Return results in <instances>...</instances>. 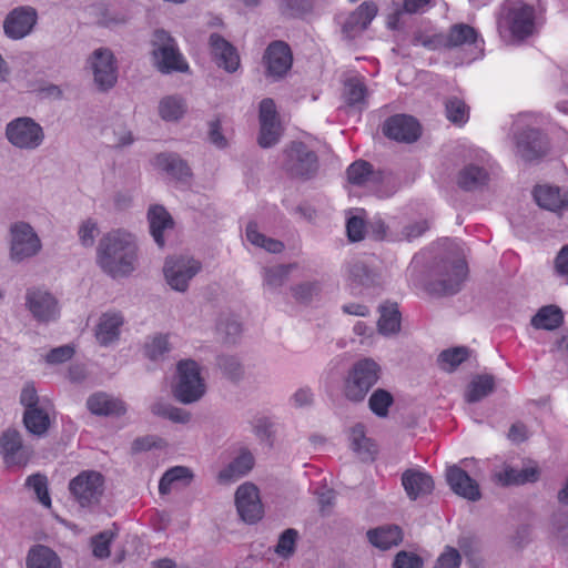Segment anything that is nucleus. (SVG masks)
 Listing matches in <instances>:
<instances>
[{
	"instance_id": "obj_1",
	"label": "nucleus",
	"mask_w": 568,
	"mask_h": 568,
	"mask_svg": "<svg viewBox=\"0 0 568 568\" xmlns=\"http://www.w3.org/2000/svg\"><path fill=\"white\" fill-rule=\"evenodd\" d=\"M135 237L123 230L105 233L97 247V264L112 278L130 276L138 265Z\"/></svg>"
},
{
	"instance_id": "obj_2",
	"label": "nucleus",
	"mask_w": 568,
	"mask_h": 568,
	"mask_svg": "<svg viewBox=\"0 0 568 568\" xmlns=\"http://www.w3.org/2000/svg\"><path fill=\"white\" fill-rule=\"evenodd\" d=\"M534 0H506L497 16V29L501 37L524 41L536 31Z\"/></svg>"
},
{
	"instance_id": "obj_3",
	"label": "nucleus",
	"mask_w": 568,
	"mask_h": 568,
	"mask_svg": "<svg viewBox=\"0 0 568 568\" xmlns=\"http://www.w3.org/2000/svg\"><path fill=\"white\" fill-rule=\"evenodd\" d=\"M467 274L465 260L452 256L439 258L428 270L425 288L436 296L455 295L462 290Z\"/></svg>"
},
{
	"instance_id": "obj_4",
	"label": "nucleus",
	"mask_w": 568,
	"mask_h": 568,
	"mask_svg": "<svg viewBox=\"0 0 568 568\" xmlns=\"http://www.w3.org/2000/svg\"><path fill=\"white\" fill-rule=\"evenodd\" d=\"M381 366L372 358L355 362L343 379V396L351 403H363L381 378Z\"/></svg>"
},
{
	"instance_id": "obj_5",
	"label": "nucleus",
	"mask_w": 568,
	"mask_h": 568,
	"mask_svg": "<svg viewBox=\"0 0 568 568\" xmlns=\"http://www.w3.org/2000/svg\"><path fill=\"white\" fill-rule=\"evenodd\" d=\"M8 257L13 264L26 263L40 254L42 241L26 221H16L8 229Z\"/></svg>"
},
{
	"instance_id": "obj_6",
	"label": "nucleus",
	"mask_w": 568,
	"mask_h": 568,
	"mask_svg": "<svg viewBox=\"0 0 568 568\" xmlns=\"http://www.w3.org/2000/svg\"><path fill=\"white\" fill-rule=\"evenodd\" d=\"M152 44L154 65L161 73L189 72V63L180 52L175 39L168 31L163 29L155 30Z\"/></svg>"
},
{
	"instance_id": "obj_7",
	"label": "nucleus",
	"mask_w": 568,
	"mask_h": 568,
	"mask_svg": "<svg viewBox=\"0 0 568 568\" xmlns=\"http://www.w3.org/2000/svg\"><path fill=\"white\" fill-rule=\"evenodd\" d=\"M4 136L16 149L34 151L39 149L45 139L44 130L34 119L19 116L6 124Z\"/></svg>"
},
{
	"instance_id": "obj_8",
	"label": "nucleus",
	"mask_w": 568,
	"mask_h": 568,
	"mask_svg": "<svg viewBox=\"0 0 568 568\" xmlns=\"http://www.w3.org/2000/svg\"><path fill=\"white\" fill-rule=\"evenodd\" d=\"M176 368L179 378L173 388L174 397L182 404L200 400L206 390L200 365L193 359H182Z\"/></svg>"
},
{
	"instance_id": "obj_9",
	"label": "nucleus",
	"mask_w": 568,
	"mask_h": 568,
	"mask_svg": "<svg viewBox=\"0 0 568 568\" xmlns=\"http://www.w3.org/2000/svg\"><path fill=\"white\" fill-rule=\"evenodd\" d=\"M283 170L292 178L310 180L318 171V158L303 142H292L283 152Z\"/></svg>"
},
{
	"instance_id": "obj_10",
	"label": "nucleus",
	"mask_w": 568,
	"mask_h": 568,
	"mask_svg": "<svg viewBox=\"0 0 568 568\" xmlns=\"http://www.w3.org/2000/svg\"><path fill=\"white\" fill-rule=\"evenodd\" d=\"M69 490L81 507L95 506L104 491V477L95 470H83L70 480Z\"/></svg>"
},
{
	"instance_id": "obj_11",
	"label": "nucleus",
	"mask_w": 568,
	"mask_h": 568,
	"mask_svg": "<svg viewBox=\"0 0 568 568\" xmlns=\"http://www.w3.org/2000/svg\"><path fill=\"white\" fill-rule=\"evenodd\" d=\"M199 261L191 257H168L164 263L163 273L166 283L174 291L184 293L189 282L201 271Z\"/></svg>"
},
{
	"instance_id": "obj_12",
	"label": "nucleus",
	"mask_w": 568,
	"mask_h": 568,
	"mask_svg": "<svg viewBox=\"0 0 568 568\" xmlns=\"http://www.w3.org/2000/svg\"><path fill=\"white\" fill-rule=\"evenodd\" d=\"M26 307L39 323L48 324L60 316L58 300L50 292L38 287L27 290Z\"/></svg>"
},
{
	"instance_id": "obj_13",
	"label": "nucleus",
	"mask_w": 568,
	"mask_h": 568,
	"mask_svg": "<svg viewBox=\"0 0 568 568\" xmlns=\"http://www.w3.org/2000/svg\"><path fill=\"white\" fill-rule=\"evenodd\" d=\"M0 454L8 466H24L30 460L33 450L23 444L21 433L10 427L0 435Z\"/></svg>"
},
{
	"instance_id": "obj_14",
	"label": "nucleus",
	"mask_w": 568,
	"mask_h": 568,
	"mask_svg": "<svg viewBox=\"0 0 568 568\" xmlns=\"http://www.w3.org/2000/svg\"><path fill=\"white\" fill-rule=\"evenodd\" d=\"M266 75L274 80L282 79L292 68L293 54L290 45L281 40L271 42L263 55Z\"/></svg>"
},
{
	"instance_id": "obj_15",
	"label": "nucleus",
	"mask_w": 568,
	"mask_h": 568,
	"mask_svg": "<svg viewBox=\"0 0 568 568\" xmlns=\"http://www.w3.org/2000/svg\"><path fill=\"white\" fill-rule=\"evenodd\" d=\"M260 146L266 149L275 145L281 136V125L274 101L270 98L263 99L260 103Z\"/></svg>"
},
{
	"instance_id": "obj_16",
	"label": "nucleus",
	"mask_w": 568,
	"mask_h": 568,
	"mask_svg": "<svg viewBox=\"0 0 568 568\" xmlns=\"http://www.w3.org/2000/svg\"><path fill=\"white\" fill-rule=\"evenodd\" d=\"M235 505L240 517L247 524H255L263 516L258 489L254 484L245 483L237 487Z\"/></svg>"
},
{
	"instance_id": "obj_17",
	"label": "nucleus",
	"mask_w": 568,
	"mask_h": 568,
	"mask_svg": "<svg viewBox=\"0 0 568 568\" xmlns=\"http://www.w3.org/2000/svg\"><path fill=\"white\" fill-rule=\"evenodd\" d=\"M548 149V139L538 129H526L516 136L517 154L527 162L541 159Z\"/></svg>"
},
{
	"instance_id": "obj_18",
	"label": "nucleus",
	"mask_w": 568,
	"mask_h": 568,
	"mask_svg": "<svg viewBox=\"0 0 568 568\" xmlns=\"http://www.w3.org/2000/svg\"><path fill=\"white\" fill-rule=\"evenodd\" d=\"M91 68L94 83L101 91L114 87L118 75L113 53L109 49H98L92 53Z\"/></svg>"
},
{
	"instance_id": "obj_19",
	"label": "nucleus",
	"mask_w": 568,
	"mask_h": 568,
	"mask_svg": "<svg viewBox=\"0 0 568 568\" xmlns=\"http://www.w3.org/2000/svg\"><path fill=\"white\" fill-rule=\"evenodd\" d=\"M383 133L392 140L412 143L419 138L420 125L413 116L396 114L384 122Z\"/></svg>"
},
{
	"instance_id": "obj_20",
	"label": "nucleus",
	"mask_w": 568,
	"mask_h": 568,
	"mask_svg": "<svg viewBox=\"0 0 568 568\" xmlns=\"http://www.w3.org/2000/svg\"><path fill=\"white\" fill-rule=\"evenodd\" d=\"M209 48L217 67L229 73L235 72L240 68L241 60L236 48L221 34H210Z\"/></svg>"
},
{
	"instance_id": "obj_21",
	"label": "nucleus",
	"mask_w": 568,
	"mask_h": 568,
	"mask_svg": "<svg viewBox=\"0 0 568 568\" xmlns=\"http://www.w3.org/2000/svg\"><path fill=\"white\" fill-rule=\"evenodd\" d=\"M37 22V12L30 7L13 9L4 19L3 29L8 38L18 40L28 36Z\"/></svg>"
},
{
	"instance_id": "obj_22",
	"label": "nucleus",
	"mask_w": 568,
	"mask_h": 568,
	"mask_svg": "<svg viewBox=\"0 0 568 568\" xmlns=\"http://www.w3.org/2000/svg\"><path fill=\"white\" fill-rule=\"evenodd\" d=\"M446 480L450 489L456 495L470 501H477L480 499L481 494L477 481L457 465L447 467Z\"/></svg>"
},
{
	"instance_id": "obj_23",
	"label": "nucleus",
	"mask_w": 568,
	"mask_h": 568,
	"mask_svg": "<svg viewBox=\"0 0 568 568\" xmlns=\"http://www.w3.org/2000/svg\"><path fill=\"white\" fill-rule=\"evenodd\" d=\"M377 6L373 1L363 2L344 21L342 31L346 38L353 39L371 24L377 14Z\"/></svg>"
},
{
	"instance_id": "obj_24",
	"label": "nucleus",
	"mask_w": 568,
	"mask_h": 568,
	"mask_svg": "<svg viewBox=\"0 0 568 568\" xmlns=\"http://www.w3.org/2000/svg\"><path fill=\"white\" fill-rule=\"evenodd\" d=\"M124 317L120 312L103 313L95 327V338L101 346H109L120 337Z\"/></svg>"
},
{
	"instance_id": "obj_25",
	"label": "nucleus",
	"mask_w": 568,
	"mask_h": 568,
	"mask_svg": "<svg viewBox=\"0 0 568 568\" xmlns=\"http://www.w3.org/2000/svg\"><path fill=\"white\" fill-rule=\"evenodd\" d=\"M534 197L540 207L552 212L568 209V190H561L558 186H536Z\"/></svg>"
},
{
	"instance_id": "obj_26",
	"label": "nucleus",
	"mask_w": 568,
	"mask_h": 568,
	"mask_svg": "<svg viewBox=\"0 0 568 568\" xmlns=\"http://www.w3.org/2000/svg\"><path fill=\"white\" fill-rule=\"evenodd\" d=\"M87 407L91 414L97 416H121L126 412L122 400L103 392L90 395L87 399Z\"/></svg>"
},
{
	"instance_id": "obj_27",
	"label": "nucleus",
	"mask_w": 568,
	"mask_h": 568,
	"mask_svg": "<svg viewBox=\"0 0 568 568\" xmlns=\"http://www.w3.org/2000/svg\"><path fill=\"white\" fill-rule=\"evenodd\" d=\"M402 485L412 500L430 494L434 489L432 476L417 469L405 470L402 475Z\"/></svg>"
},
{
	"instance_id": "obj_28",
	"label": "nucleus",
	"mask_w": 568,
	"mask_h": 568,
	"mask_svg": "<svg viewBox=\"0 0 568 568\" xmlns=\"http://www.w3.org/2000/svg\"><path fill=\"white\" fill-rule=\"evenodd\" d=\"M154 165L182 183L189 182L192 176V171L186 161L175 153L158 154L154 159Z\"/></svg>"
},
{
	"instance_id": "obj_29",
	"label": "nucleus",
	"mask_w": 568,
	"mask_h": 568,
	"mask_svg": "<svg viewBox=\"0 0 568 568\" xmlns=\"http://www.w3.org/2000/svg\"><path fill=\"white\" fill-rule=\"evenodd\" d=\"M367 540L381 550H388L398 546L404 538L403 530L397 525H382L366 532Z\"/></svg>"
},
{
	"instance_id": "obj_30",
	"label": "nucleus",
	"mask_w": 568,
	"mask_h": 568,
	"mask_svg": "<svg viewBox=\"0 0 568 568\" xmlns=\"http://www.w3.org/2000/svg\"><path fill=\"white\" fill-rule=\"evenodd\" d=\"M150 233L154 242L163 247L165 245L164 232L172 230L174 221L170 213L162 205H152L148 211Z\"/></svg>"
},
{
	"instance_id": "obj_31",
	"label": "nucleus",
	"mask_w": 568,
	"mask_h": 568,
	"mask_svg": "<svg viewBox=\"0 0 568 568\" xmlns=\"http://www.w3.org/2000/svg\"><path fill=\"white\" fill-rule=\"evenodd\" d=\"M254 457L247 449H241L240 454L217 475L220 483L239 480L253 468Z\"/></svg>"
},
{
	"instance_id": "obj_32",
	"label": "nucleus",
	"mask_w": 568,
	"mask_h": 568,
	"mask_svg": "<svg viewBox=\"0 0 568 568\" xmlns=\"http://www.w3.org/2000/svg\"><path fill=\"white\" fill-rule=\"evenodd\" d=\"M27 568H62L58 554L45 545L32 546L26 558Z\"/></svg>"
},
{
	"instance_id": "obj_33",
	"label": "nucleus",
	"mask_w": 568,
	"mask_h": 568,
	"mask_svg": "<svg viewBox=\"0 0 568 568\" xmlns=\"http://www.w3.org/2000/svg\"><path fill=\"white\" fill-rule=\"evenodd\" d=\"M348 182L354 185H369L383 181L384 175L382 172L373 171L371 163L364 160H358L352 163L347 171Z\"/></svg>"
},
{
	"instance_id": "obj_34",
	"label": "nucleus",
	"mask_w": 568,
	"mask_h": 568,
	"mask_svg": "<svg viewBox=\"0 0 568 568\" xmlns=\"http://www.w3.org/2000/svg\"><path fill=\"white\" fill-rule=\"evenodd\" d=\"M347 280L353 288H357L359 286L374 287L381 285V276L359 261L348 264Z\"/></svg>"
},
{
	"instance_id": "obj_35",
	"label": "nucleus",
	"mask_w": 568,
	"mask_h": 568,
	"mask_svg": "<svg viewBox=\"0 0 568 568\" xmlns=\"http://www.w3.org/2000/svg\"><path fill=\"white\" fill-rule=\"evenodd\" d=\"M495 388L496 384L493 375H476L473 377L465 390V400L469 404L478 403L494 393Z\"/></svg>"
},
{
	"instance_id": "obj_36",
	"label": "nucleus",
	"mask_w": 568,
	"mask_h": 568,
	"mask_svg": "<svg viewBox=\"0 0 568 568\" xmlns=\"http://www.w3.org/2000/svg\"><path fill=\"white\" fill-rule=\"evenodd\" d=\"M488 182V172L479 165L467 164L457 175V184L464 191H475Z\"/></svg>"
},
{
	"instance_id": "obj_37",
	"label": "nucleus",
	"mask_w": 568,
	"mask_h": 568,
	"mask_svg": "<svg viewBox=\"0 0 568 568\" xmlns=\"http://www.w3.org/2000/svg\"><path fill=\"white\" fill-rule=\"evenodd\" d=\"M22 422L28 433L36 437L45 436L51 425L48 413L41 407L24 410Z\"/></svg>"
},
{
	"instance_id": "obj_38",
	"label": "nucleus",
	"mask_w": 568,
	"mask_h": 568,
	"mask_svg": "<svg viewBox=\"0 0 568 568\" xmlns=\"http://www.w3.org/2000/svg\"><path fill=\"white\" fill-rule=\"evenodd\" d=\"M378 332L383 335L395 334L400 329V313L396 303L379 306Z\"/></svg>"
},
{
	"instance_id": "obj_39",
	"label": "nucleus",
	"mask_w": 568,
	"mask_h": 568,
	"mask_svg": "<svg viewBox=\"0 0 568 568\" xmlns=\"http://www.w3.org/2000/svg\"><path fill=\"white\" fill-rule=\"evenodd\" d=\"M564 321L562 312L555 305L541 307L531 318V325L538 329H556Z\"/></svg>"
},
{
	"instance_id": "obj_40",
	"label": "nucleus",
	"mask_w": 568,
	"mask_h": 568,
	"mask_svg": "<svg viewBox=\"0 0 568 568\" xmlns=\"http://www.w3.org/2000/svg\"><path fill=\"white\" fill-rule=\"evenodd\" d=\"M351 448L363 459L373 458L376 453L375 445L366 437L365 426L356 424L349 433Z\"/></svg>"
},
{
	"instance_id": "obj_41",
	"label": "nucleus",
	"mask_w": 568,
	"mask_h": 568,
	"mask_svg": "<svg viewBox=\"0 0 568 568\" xmlns=\"http://www.w3.org/2000/svg\"><path fill=\"white\" fill-rule=\"evenodd\" d=\"M538 470L534 467H526L516 469L506 467L503 471L496 475L499 483L503 485H520L526 483H534L538 479Z\"/></svg>"
},
{
	"instance_id": "obj_42",
	"label": "nucleus",
	"mask_w": 568,
	"mask_h": 568,
	"mask_svg": "<svg viewBox=\"0 0 568 568\" xmlns=\"http://www.w3.org/2000/svg\"><path fill=\"white\" fill-rule=\"evenodd\" d=\"M296 267V264H280L264 267L262 272L263 285L268 290L275 291L284 285L288 275Z\"/></svg>"
},
{
	"instance_id": "obj_43",
	"label": "nucleus",
	"mask_w": 568,
	"mask_h": 568,
	"mask_svg": "<svg viewBox=\"0 0 568 568\" xmlns=\"http://www.w3.org/2000/svg\"><path fill=\"white\" fill-rule=\"evenodd\" d=\"M477 37L478 34L473 27L465 23H458L450 28L446 38L445 45L448 48H453L466 43L470 44L476 42Z\"/></svg>"
},
{
	"instance_id": "obj_44",
	"label": "nucleus",
	"mask_w": 568,
	"mask_h": 568,
	"mask_svg": "<svg viewBox=\"0 0 568 568\" xmlns=\"http://www.w3.org/2000/svg\"><path fill=\"white\" fill-rule=\"evenodd\" d=\"M153 415L169 419L178 424H187L191 420V413L164 402H156L151 406Z\"/></svg>"
},
{
	"instance_id": "obj_45",
	"label": "nucleus",
	"mask_w": 568,
	"mask_h": 568,
	"mask_svg": "<svg viewBox=\"0 0 568 568\" xmlns=\"http://www.w3.org/2000/svg\"><path fill=\"white\" fill-rule=\"evenodd\" d=\"M246 239L253 245L264 248L270 253H280L284 248V244L277 240L266 237L260 233L257 225L254 222H250L246 226Z\"/></svg>"
},
{
	"instance_id": "obj_46",
	"label": "nucleus",
	"mask_w": 568,
	"mask_h": 568,
	"mask_svg": "<svg viewBox=\"0 0 568 568\" xmlns=\"http://www.w3.org/2000/svg\"><path fill=\"white\" fill-rule=\"evenodd\" d=\"M160 116L165 121H176L185 113L184 100L178 95L163 98L159 103Z\"/></svg>"
},
{
	"instance_id": "obj_47",
	"label": "nucleus",
	"mask_w": 568,
	"mask_h": 568,
	"mask_svg": "<svg viewBox=\"0 0 568 568\" xmlns=\"http://www.w3.org/2000/svg\"><path fill=\"white\" fill-rule=\"evenodd\" d=\"M468 357L469 348L466 346H457L443 351L438 356V362L443 369L454 372Z\"/></svg>"
},
{
	"instance_id": "obj_48",
	"label": "nucleus",
	"mask_w": 568,
	"mask_h": 568,
	"mask_svg": "<svg viewBox=\"0 0 568 568\" xmlns=\"http://www.w3.org/2000/svg\"><path fill=\"white\" fill-rule=\"evenodd\" d=\"M394 403L393 395L384 389H375L368 398L369 409L378 417H386L388 415L389 407Z\"/></svg>"
},
{
	"instance_id": "obj_49",
	"label": "nucleus",
	"mask_w": 568,
	"mask_h": 568,
	"mask_svg": "<svg viewBox=\"0 0 568 568\" xmlns=\"http://www.w3.org/2000/svg\"><path fill=\"white\" fill-rule=\"evenodd\" d=\"M445 110L447 119L456 125H463L469 119L468 105L457 97L447 99Z\"/></svg>"
},
{
	"instance_id": "obj_50",
	"label": "nucleus",
	"mask_w": 568,
	"mask_h": 568,
	"mask_svg": "<svg viewBox=\"0 0 568 568\" xmlns=\"http://www.w3.org/2000/svg\"><path fill=\"white\" fill-rule=\"evenodd\" d=\"M344 95L348 105L363 103L367 95V88L359 77H352L345 81Z\"/></svg>"
},
{
	"instance_id": "obj_51",
	"label": "nucleus",
	"mask_w": 568,
	"mask_h": 568,
	"mask_svg": "<svg viewBox=\"0 0 568 568\" xmlns=\"http://www.w3.org/2000/svg\"><path fill=\"white\" fill-rule=\"evenodd\" d=\"M192 473L187 467L175 466L164 473L159 483V491L161 495H166L171 491V485L175 481L183 479H191Z\"/></svg>"
},
{
	"instance_id": "obj_52",
	"label": "nucleus",
	"mask_w": 568,
	"mask_h": 568,
	"mask_svg": "<svg viewBox=\"0 0 568 568\" xmlns=\"http://www.w3.org/2000/svg\"><path fill=\"white\" fill-rule=\"evenodd\" d=\"M217 365L223 374L232 381H240L244 375L242 363L237 357L233 355L219 356Z\"/></svg>"
},
{
	"instance_id": "obj_53",
	"label": "nucleus",
	"mask_w": 568,
	"mask_h": 568,
	"mask_svg": "<svg viewBox=\"0 0 568 568\" xmlns=\"http://www.w3.org/2000/svg\"><path fill=\"white\" fill-rule=\"evenodd\" d=\"M291 291L296 302L308 304L320 295L321 286L318 282H304L292 286Z\"/></svg>"
},
{
	"instance_id": "obj_54",
	"label": "nucleus",
	"mask_w": 568,
	"mask_h": 568,
	"mask_svg": "<svg viewBox=\"0 0 568 568\" xmlns=\"http://www.w3.org/2000/svg\"><path fill=\"white\" fill-rule=\"evenodd\" d=\"M311 0H281L280 12L286 18H300L312 10Z\"/></svg>"
},
{
	"instance_id": "obj_55",
	"label": "nucleus",
	"mask_w": 568,
	"mask_h": 568,
	"mask_svg": "<svg viewBox=\"0 0 568 568\" xmlns=\"http://www.w3.org/2000/svg\"><path fill=\"white\" fill-rule=\"evenodd\" d=\"M297 537L298 532L296 529H285L278 538L275 552L282 558H290L295 552Z\"/></svg>"
},
{
	"instance_id": "obj_56",
	"label": "nucleus",
	"mask_w": 568,
	"mask_h": 568,
	"mask_svg": "<svg viewBox=\"0 0 568 568\" xmlns=\"http://www.w3.org/2000/svg\"><path fill=\"white\" fill-rule=\"evenodd\" d=\"M27 486L32 488L38 500L45 507L51 506V498L48 493V480L44 475L34 474L27 478Z\"/></svg>"
},
{
	"instance_id": "obj_57",
	"label": "nucleus",
	"mask_w": 568,
	"mask_h": 568,
	"mask_svg": "<svg viewBox=\"0 0 568 568\" xmlns=\"http://www.w3.org/2000/svg\"><path fill=\"white\" fill-rule=\"evenodd\" d=\"M99 233L98 223L91 217L82 221L78 229L79 241L84 247H92Z\"/></svg>"
},
{
	"instance_id": "obj_58",
	"label": "nucleus",
	"mask_w": 568,
	"mask_h": 568,
	"mask_svg": "<svg viewBox=\"0 0 568 568\" xmlns=\"http://www.w3.org/2000/svg\"><path fill=\"white\" fill-rule=\"evenodd\" d=\"M169 349L168 336L162 334L153 336L144 346L145 356L152 361L161 358Z\"/></svg>"
},
{
	"instance_id": "obj_59",
	"label": "nucleus",
	"mask_w": 568,
	"mask_h": 568,
	"mask_svg": "<svg viewBox=\"0 0 568 568\" xmlns=\"http://www.w3.org/2000/svg\"><path fill=\"white\" fill-rule=\"evenodd\" d=\"M113 538L114 534L109 530L95 535L91 540L93 556L99 559L108 558L110 556V545Z\"/></svg>"
},
{
	"instance_id": "obj_60",
	"label": "nucleus",
	"mask_w": 568,
	"mask_h": 568,
	"mask_svg": "<svg viewBox=\"0 0 568 568\" xmlns=\"http://www.w3.org/2000/svg\"><path fill=\"white\" fill-rule=\"evenodd\" d=\"M462 555L452 546H446L434 564V568H459Z\"/></svg>"
},
{
	"instance_id": "obj_61",
	"label": "nucleus",
	"mask_w": 568,
	"mask_h": 568,
	"mask_svg": "<svg viewBox=\"0 0 568 568\" xmlns=\"http://www.w3.org/2000/svg\"><path fill=\"white\" fill-rule=\"evenodd\" d=\"M423 559L415 552L402 550L396 554L393 568H423Z\"/></svg>"
},
{
	"instance_id": "obj_62",
	"label": "nucleus",
	"mask_w": 568,
	"mask_h": 568,
	"mask_svg": "<svg viewBox=\"0 0 568 568\" xmlns=\"http://www.w3.org/2000/svg\"><path fill=\"white\" fill-rule=\"evenodd\" d=\"M74 348L70 345H62L51 349L45 359L49 364H62L72 358Z\"/></svg>"
},
{
	"instance_id": "obj_63",
	"label": "nucleus",
	"mask_w": 568,
	"mask_h": 568,
	"mask_svg": "<svg viewBox=\"0 0 568 568\" xmlns=\"http://www.w3.org/2000/svg\"><path fill=\"white\" fill-rule=\"evenodd\" d=\"M20 403L24 407V410L38 408L39 396L33 384H26L20 394Z\"/></svg>"
},
{
	"instance_id": "obj_64",
	"label": "nucleus",
	"mask_w": 568,
	"mask_h": 568,
	"mask_svg": "<svg viewBox=\"0 0 568 568\" xmlns=\"http://www.w3.org/2000/svg\"><path fill=\"white\" fill-rule=\"evenodd\" d=\"M429 224L426 220L417 221L407 224L403 227L402 235L407 241H413L419 236H422L426 231H428Z\"/></svg>"
}]
</instances>
